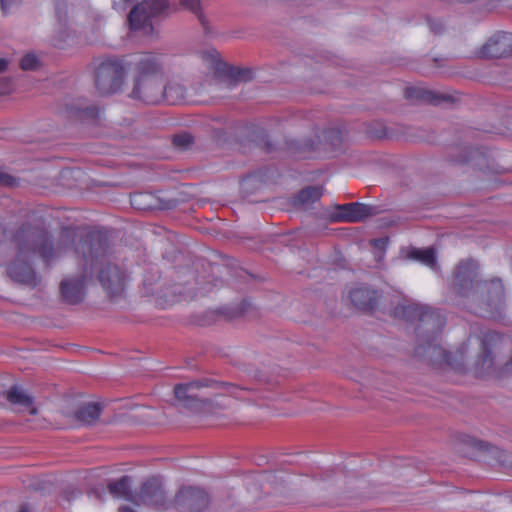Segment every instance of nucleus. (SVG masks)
Here are the masks:
<instances>
[{
    "instance_id": "obj_1",
    "label": "nucleus",
    "mask_w": 512,
    "mask_h": 512,
    "mask_svg": "<svg viewBox=\"0 0 512 512\" xmlns=\"http://www.w3.org/2000/svg\"><path fill=\"white\" fill-rule=\"evenodd\" d=\"M207 68L214 71L213 81L201 84L199 89L187 90L176 80L164 83L165 63L162 54L144 52L137 55L131 63L132 89L129 97L146 104L165 102L169 105L207 103L202 98L204 92L218 97L223 88L233 89L238 82L251 79V70L230 66L219 57L215 49L202 53Z\"/></svg>"
},
{
    "instance_id": "obj_2",
    "label": "nucleus",
    "mask_w": 512,
    "mask_h": 512,
    "mask_svg": "<svg viewBox=\"0 0 512 512\" xmlns=\"http://www.w3.org/2000/svg\"><path fill=\"white\" fill-rule=\"evenodd\" d=\"M449 290L457 305L481 317L501 316L504 305V285L500 278L484 280L480 265L473 258L460 260L453 268Z\"/></svg>"
},
{
    "instance_id": "obj_3",
    "label": "nucleus",
    "mask_w": 512,
    "mask_h": 512,
    "mask_svg": "<svg viewBox=\"0 0 512 512\" xmlns=\"http://www.w3.org/2000/svg\"><path fill=\"white\" fill-rule=\"evenodd\" d=\"M75 236L73 230L63 229L55 248L52 237L47 231L28 223L22 224L11 237V241L16 247V257L7 268L9 277L17 283L35 287L38 282L29 259L34 255H39L44 262L49 264L58 253L75 242Z\"/></svg>"
},
{
    "instance_id": "obj_4",
    "label": "nucleus",
    "mask_w": 512,
    "mask_h": 512,
    "mask_svg": "<svg viewBox=\"0 0 512 512\" xmlns=\"http://www.w3.org/2000/svg\"><path fill=\"white\" fill-rule=\"evenodd\" d=\"M405 315L410 321H417L416 333L419 343L415 347V355L428 363L453 369H460L452 361V354L435 343L437 336L445 325V319L438 309L421 305H409L405 308Z\"/></svg>"
},
{
    "instance_id": "obj_5",
    "label": "nucleus",
    "mask_w": 512,
    "mask_h": 512,
    "mask_svg": "<svg viewBox=\"0 0 512 512\" xmlns=\"http://www.w3.org/2000/svg\"><path fill=\"white\" fill-rule=\"evenodd\" d=\"M108 248L106 235L100 231H92L80 238L75 252L82 256L89 275L99 267L98 280L102 287L110 295H118L124 290L127 275L119 265L108 259Z\"/></svg>"
},
{
    "instance_id": "obj_6",
    "label": "nucleus",
    "mask_w": 512,
    "mask_h": 512,
    "mask_svg": "<svg viewBox=\"0 0 512 512\" xmlns=\"http://www.w3.org/2000/svg\"><path fill=\"white\" fill-rule=\"evenodd\" d=\"M126 81V67L123 59L104 57L94 65V88L100 96H112L122 92Z\"/></svg>"
},
{
    "instance_id": "obj_7",
    "label": "nucleus",
    "mask_w": 512,
    "mask_h": 512,
    "mask_svg": "<svg viewBox=\"0 0 512 512\" xmlns=\"http://www.w3.org/2000/svg\"><path fill=\"white\" fill-rule=\"evenodd\" d=\"M480 351L474 364L477 377H498L500 375L497 357L500 352L502 337L493 330L482 332L478 337Z\"/></svg>"
},
{
    "instance_id": "obj_8",
    "label": "nucleus",
    "mask_w": 512,
    "mask_h": 512,
    "mask_svg": "<svg viewBox=\"0 0 512 512\" xmlns=\"http://www.w3.org/2000/svg\"><path fill=\"white\" fill-rule=\"evenodd\" d=\"M174 11L166 0H143L132 8L128 15L131 30L152 32V19Z\"/></svg>"
},
{
    "instance_id": "obj_9",
    "label": "nucleus",
    "mask_w": 512,
    "mask_h": 512,
    "mask_svg": "<svg viewBox=\"0 0 512 512\" xmlns=\"http://www.w3.org/2000/svg\"><path fill=\"white\" fill-rule=\"evenodd\" d=\"M61 113L72 124L84 126H102L105 120L104 108L83 100L67 104Z\"/></svg>"
},
{
    "instance_id": "obj_10",
    "label": "nucleus",
    "mask_w": 512,
    "mask_h": 512,
    "mask_svg": "<svg viewBox=\"0 0 512 512\" xmlns=\"http://www.w3.org/2000/svg\"><path fill=\"white\" fill-rule=\"evenodd\" d=\"M215 384V379L212 378H203L189 383H180L175 385L174 395L181 406L197 410L207 403L206 399H204L198 391L203 387L211 388V385Z\"/></svg>"
},
{
    "instance_id": "obj_11",
    "label": "nucleus",
    "mask_w": 512,
    "mask_h": 512,
    "mask_svg": "<svg viewBox=\"0 0 512 512\" xmlns=\"http://www.w3.org/2000/svg\"><path fill=\"white\" fill-rule=\"evenodd\" d=\"M175 506L185 512H201L209 504L205 490L197 486H183L175 495Z\"/></svg>"
},
{
    "instance_id": "obj_12",
    "label": "nucleus",
    "mask_w": 512,
    "mask_h": 512,
    "mask_svg": "<svg viewBox=\"0 0 512 512\" xmlns=\"http://www.w3.org/2000/svg\"><path fill=\"white\" fill-rule=\"evenodd\" d=\"M167 494L160 477L152 476L144 480L137 491L136 505H151L164 507Z\"/></svg>"
},
{
    "instance_id": "obj_13",
    "label": "nucleus",
    "mask_w": 512,
    "mask_h": 512,
    "mask_svg": "<svg viewBox=\"0 0 512 512\" xmlns=\"http://www.w3.org/2000/svg\"><path fill=\"white\" fill-rule=\"evenodd\" d=\"M421 134L406 133L402 130H365L366 137L372 141L398 140L412 143H434L435 130H418Z\"/></svg>"
},
{
    "instance_id": "obj_14",
    "label": "nucleus",
    "mask_w": 512,
    "mask_h": 512,
    "mask_svg": "<svg viewBox=\"0 0 512 512\" xmlns=\"http://www.w3.org/2000/svg\"><path fill=\"white\" fill-rule=\"evenodd\" d=\"M204 128H281L289 123H284L280 118H271L267 120H253L248 122H235L226 116H216L206 118L203 124Z\"/></svg>"
},
{
    "instance_id": "obj_15",
    "label": "nucleus",
    "mask_w": 512,
    "mask_h": 512,
    "mask_svg": "<svg viewBox=\"0 0 512 512\" xmlns=\"http://www.w3.org/2000/svg\"><path fill=\"white\" fill-rule=\"evenodd\" d=\"M479 54L484 58H501L512 55V33L496 32L483 44Z\"/></svg>"
},
{
    "instance_id": "obj_16",
    "label": "nucleus",
    "mask_w": 512,
    "mask_h": 512,
    "mask_svg": "<svg viewBox=\"0 0 512 512\" xmlns=\"http://www.w3.org/2000/svg\"><path fill=\"white\" fill-rule=\"evenodd\" d=\"M89 275L88 267L84 263L83 273L75 278L64 279L60 284L63 300L71 305L81 303L85 297V281Z\"/></svg>"
},
{
    "instance_id": "obj_17",
    "label": "nucleus",
    "mask_w": 512,
    "mask_h": 512,
    "mask_svg": "<svg viewBox=\"0 0 512 512\" xmlns=\"http://www.w3.org/2000/svg\"><path fill=\"white\" fill-rule=\"evenodd\" d=\"M380 293L376 289L362 285L349 291V299L352 305L363 312L374 311L379 304Z\"/></svg>"
},
{
    "instance_id": "obj_18",
    "label": "nucleus",
    "mask_w": 512,
    "mask_h": 512,
    "mask_svg": "<svg viewBox=\"0 0 512 512\" xmlns=\"http://www.w3.org/2000/svg\"><path fill=\"white\" fill-rule=\"evenodd\" d=\"M337 209L338 219L347 222H360L378 214L377 207L359 202L338 205Z\"/></svg>"
},
{
    "instance_id": "obj_19",
    "label": "nucleus",
    "mask_w": 512,
    "mask_h": 512,
    "mask_svg": "<svg viewBox=\"0 0 512 512\" xmlns=\"http://www.w3.org/2000/svg\"><path fill=\"white\" fill-rule=\"evenodd\" d=\"M404 97L407 100L418 101L432 105H438L442 101L448 100L446 95L428 90L421 86L407 87L404 91Z\"/></svg>"
},
{
    "instance_id": "obj_20",
    "label": "nucleus",
    "mask_w": 512,
    "mask_h": 512,
    "mask_svg": "<svg viewBox=\"0 0 512 512\" xmlns=\"http://www.w3.org/2000/svg\"><path fill=\"white\" fill-rule=\"evenodd\" d=\"M102 409L100 403L89 402L78 407L73 413V418L80 425H93L99 420Z\"/></svg>"
},
{
    "instance_id": "obj_21",
    "label": "nucleus",
    "mask_w": 512,
    "mask_h": 512,
    "mask_svg": "<svg viewBox=\"0 0 512 512\" xmlns=\"http://www.w3.org/2000/svg\"><path fill=\"white\" fill-rule=\"evenodd\" d=\"M108 491L116 498H123L136 505L137 492H133L131 488V477L122 476L116 481L108 484Z\"/></svg>"
},
{
    "instance_id": "obj_22",
    "label": "nucleus",
    "mask_w": 512,
    "mask_h": 512,
    "mask_svg": "<svg viewBox=\"0 0 512 512\" xmlns=\"http://www.w3.org/2000/svg\"><path fill=\"white\" fill-rule=\"evenodd\" d=\"M6 399L10 404L21 408H30V414H37V409L33 407V398L17 385H13L6 392Z\"/></svg>"
},
{
    "instance_id": "obj_23",
    "label": "nucleus",
    "mask_w": 512,
    "mask_h": 512,
    "mask_svg": "<svg viewBox=\"0 0 512 512\" xmlns=\"http://www.w3.org/2000/svg\"><path fill=\"white\" fill-rule=\"evenodd\" d=\"M322 195L323 188L321 186H307L294 197L293 204L296 207H307L319 201Z\"/></svg>"
},
{
    "instance_id": "obj_24",
    "label": "nucleus",
    "mask_w": 512,
    "mask_h": 512,
    "mask_svg": "<svg viewBox=\"0 0 512 512\" xmlns=\"http://www.w3.org/2000/svg\"><path fill=\"white\" fill-rule=\"evenodd\" d=\"M318 143L312 139L304 141L293 140L289 143V149L297 157L305 159L310 158L316 151Z\"/></svg>"
},
{
    "instance_id": "obj_25",
    "label": "nucleus",
    "mask_w": 512,
    "mask_h": 512,
    "mask_svg": "<svg viewBox=\"0 0 512 512\" xmlns=\"http://www.w3.org/2000/svg\"><path fill=\"white\" fill-rule=\"evenodd\" d=\"M408 258L417 260L431 268L437 265L435 250L432 247L424 249L412 248L408 253Z\"/></svg>"
},
{
    "instance_id": "obj_26",
    "label": "nucleus",
    "mask_w": 512,
    "mask_h": 512,
    "mask_svg": "<svg viewBox=\"0 0 512 512\" xmlns=\"http://www.w3.org/2000/svg\"><path fill=\"white\" fill-rule=\"evenodd\" d=\"M248 137L255 144V146L271 152L276 148V143L271 140L267 130H249Z\"/></svg>"
},
{
    "instance_id": "obj_27",
    "label": "nucleus",
    "mask_w": 512,
    "mask_h": 512,
    "mask_svg": "<svg viewBox=\"0 0 512 512\" xmlns=\"http://www.w3.org/2000/svg\"><path fill=\"white\" fill-rule=\"evenodd\" d=\"M458 149H459L458 154H456V153L449 154L450 161L454 164H459V165L467 164V163L471 162L478 155L477 150H473L468 147H461Z\"/></svg>"
},
{
    "instance_id": "obj_28",
    "label": "nucleus",
    "mask_w": 512,
    "mask_h": 512,
    "mask_svg": "<svg viewBox=\"0 0 512 512\" xmlns=\"http://www.w3.org/2000/svg\"><path fill=\"white\" fill-rule=\"evenodd\" d=\"M215 385H211V388L214 389H223L228 395L240 398L241 392L243 391H251L252 388L240 386L231 382L217 381L215 380Z\"/></svg>"
},
{
    "instance_id": "obj_29",
    "label": "nucleus",
    "mask_w": 512,
    "mask_h": 512,
    "mask_svg": "<svg viewBox=\"0 0 512 512\" xmlns=\"http://www.w3.org/2000/svg\"><path fill=\"white\" fill-rule=\"evenodd\" d=\"M171 141L175 148L180 150H187L193 145L194 136L189 132L183 131L174 134Z\"/></svg>"
},
{
    "instance_id": "obj_30",
    "label": "nucleus",
    "mask_w": 512,
    "mask_h": 512,
    "mask_svg": "<svg viewBox=\"0 0 512 512\" xmlns=\"http://www.w3.org/2000/svg\"><path fill=\"white\" fill-rule=\"evenodd\" d=\"M39 66V59L33 53H28L21 58L20 67L22 70H35Z\"/></svg>"
},
{
    "instance_id": "obj_31",
    "label": "nucleus",
    "mask_w": 512,
    "mask_h": 512,
    "mask_svg": "<svg viewBox=\"0 0 512 512\" xmlns=\"http://www.w3.org/2000/svg\"><path fill=\"white\" fill-rule=\"evenodd\" d=\"M56 16L60 24L64 23L67 19V6L65 3H56Z\"/></svg>"
},
{
    "instance_id": "obj_32",
    "label": "nucleus",
    "mask_w": 512,
    "mask_h": 512,
    "mask_svg": "<svg viewBox=\"0 0 512 512\" xmlns=\"http://www.w3.org/2000/svg\"><path fill=\"white\" fill-rule=\"evenodd\" d=\"M80 495L81 491L73 487H68L62 492L63 498L66 499L67 501H71L72 499Z\"/></svg>"
},
{
    "instance_id": "obj_33",
    "label": "nucleus",
    "mask_w": 512,
    "mask_h": 512,
    "mask_svg": "<svg viewBox=\"0 0 512 512\" xmlns=\"http://www.w3.org/2000/svg\"><path fill=\"white\" fill-rule=\"evenodd\" d=\"M14 183L15 179L11 175L0 172V186L10 187L13 186Z\"/></svg>"
},
{
    "instance_id": "obj_34",
    "label": "nucleus",
    "mask_w": 512,
    "mask_h": 512,
    "mask_svg": "<svg viewBox=\"0 0 512 512\" xmlns=\"http://www.w3.org/2000/svg\"><path fill=\"white\" fill-rule=\"evenodd\" d=\"M146 195L145 194H135L132 198H131V203L132 205H134L136 208L138 209H145L146 207H142L141 204H142V198H144Z\"/></svg>"
},
{
    "instance_id": "obj_35",
    "label": "nucleus",
    "mask_w": 512,
    "mask_h": 512,
    "mask_svg": "<svg viewBox=\"0 0 512 512\" xmlns=\"http://www.w3.org/2000/svg\"><path fill=\"white\" fill-rule=\"evenodd\" d=\"M15 3L16 1L14 0H0V6L3 14L6 15L9 9L12 7V5Z\"/></svg>"
},
{
    "instance_id": "obj_36",
    "label": "nucleus",
    "mask_w": 512,
    "mask_h": 512,
    "mask_svg": "<svg viewBox=\"0 0 512 512\" xmlns=\"http://www.w3.org/2000/svg\"><path fill=\"white\" fill-rule=\"evenodd\" d=\"M428 25H429L430 30L435 34L440 33L443 29L442 24L440 22H436L434 20H430L428 22Z\"/></svg>"
},
{
    "instance_id": "obj_37",
    "label": "nucleus",
    "mask_w": 512,
    "mask_h": 512,
    "mask_svg": "<svg viewBox=\"0 0 512 512\" xmlns=\"http://www.w3.org/2000/svg\"><path fill=\"white\" fill-rule=\"evenodd\" d=\"M8 68V60L0 58V73L6 71Z\"/></svg>"
},
{
    "instance_id": "obj_38",
    "label": "nucleus",
    "mask_w": 512,
    "mask_h": 512,
    "mask_svg": "<svg viewBox=\"0 0 512 512\" xmlns=\"http://www.w3.org/2000/svg\"><path fill=\"white\" fill-rule=\"evenodd\" d=\"M473 446L479 450H482V449H486L487 448V444H485L484 442L482 441H474L473 442Z\"/></svg>"
},
{
    "instance_id": "obj_39",
    "label": "nucleus",
    "mask_w": 512,
    "mask_h": 512,
    "mask_svg": "<svg viewBox=\"0 0 512 512\" xmlns=\"http://www.w3.org/2000/svg\"><path fill=\"white\" fill-rule=\"evenodd\" d=\"M124 121L125 123H123V125L125 126H131L135 123V121L131 117L125 118Z\"/></svg>"
},
{
    "instance_id": "obj_40",
    "label": "nucleus",
    "mask_w": 512,
    "mask_h": 512,
    "mask_svg": "<svg viewBox=\"0 0 512 512\" xmlns=\"http://www.w3.org/2000/svg\"><path fill=\"white\" fill-rule=\"evenodd\" d=\"M119 512H135V511L129 506H121L119 508Z\"/></svg>"
},
{
    "instance_id": "obj_41",
    "label": "nucleus",
    "mask_w": 512,
    "mask_h": 512,
    "mask_svg": "<svg viewBox=\"0 0 512 512\" xmlns=\"http://www.w3.org/2000/svg\"><path fill=\"white\" fill-rule=\"evenodd\" d=\"M18 512H30L29 509L27 508V506L25 505H22L20 508H19V511Z\"/></svg>"
},
{
    "instance_id": "obj_42",
    "label": "nucleus",
    "mask_w": 512,
    "mask_h": 512,
    "mask_svg": "<svg viewBox=\"0 0 512 512\" xmlns=\"http://www.w3.org/2000/svg\"><path fill=\"white\" fill-rule=\"evenodd\" d=\"M54 45L61 49L64 48V46L58 40H55Z\"/></svg>"
},
{
    "instance_id": "obj_43",
    "label": "nucleus",
    "mask_w": 512,
    "mask_h": 512,
    "mask_svg": "<svg viewBox=\"0 0 512 512\" xmlns=\"http://www.w3.org/2000/svg\"><path fill=\"white\" fill-rule=\"evenodd\" d=\"M0 234L4 235L5 234V229L3 228V226L0 224Z\"/></svg>"
},
{
    "instance_id": "obj_44",
    "label": "nucleus",
    "mask_w": 512,
    "mask_h": 512,
    "mask_svg": "<svg viewBox=\"0 0 512 512\" xmlns=\"http://www.w3.org/2000/svg\"><path fill=\"white\" fill-rule=\"evenodd\" d=\"M92 492L96 495V497L100 498V493H98L96 490H94Z\"/></svg>"
},
{
    "instance_id": "obj_45",
    "label": "nucleus",
    "mask_w": 512,
    "mask_h": 512,
    "mask_svg": "<svg viewBox=\"0 0 512 512\" xmlns=\"http://www.w3.org/2000/svg\"><path fill=\"white\" fill-rule=\"evenodd\" d=\"M3 93H5V91L4 90H0V94H3Z\"/></svg>"
}]
</instances>
